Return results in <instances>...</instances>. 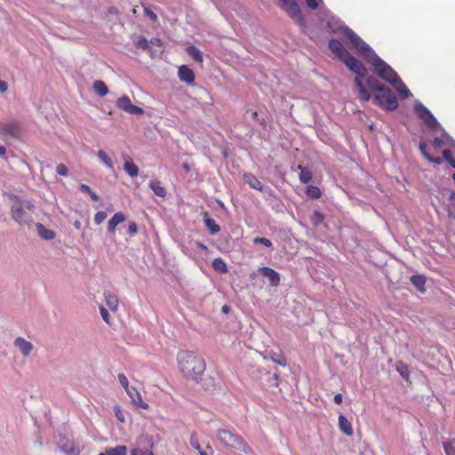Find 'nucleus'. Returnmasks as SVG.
<instances>
[{
	"mask_svg": "<svg viewBox=\"0 0 455 455\" xmlns=\"http://www.w3.org/2000/svg\"><path fill=\"white\" fill-rule=\"evenodd\" d=\"M432 145H433L435 148H439L443 147V146H444V140H443V137H442V136H441V138L435 137V138L433 140Z\"/></svg>",
	"mask_w": 455,
	"mask_h": 455,
	"instance_id": "56",
	"label": "nucleus"
},
{
	"mask_svg": "<svg viewBox=\"0 0 455 455\" xmlns=\"http://www.w3.org/2000/svg\"><path fill=\"white\" fill-rule=\"evenodd\" d=\"M333 13L324 5L319 6L318 16L322 22H325Z\"/></svg>",
	"mask_w": 455,
	"mask_h": 455,
	"instance_id": "39",
	"label": "nucleus"
},
{
	"mask_svg": "<svg viewBox=\"0 0 455 455\" xmlns=\"http://www.w3.org/2000/svg\"><path fill=\"white\" fill-rule=\"evenodd\" d=\"M327 28L334 34L342 33L359 52L365 43L355 31L346 26L336 15L332 14L326 21Z\"/></svg>",
	"mask_w": 455,
	"mask_h": 455,
	"instance_id": "5",
	"label": "nucleus"
},
{
	"mask_svg": "<svg viewBox=\"0 0 455 455\" xmlns=\"http://www.w3.org/2000/svg\"><path fill=\"white\" fill-rule=\"evenodd\" d=\"M251 118L254 119L255 121L259 122V124L263 127V128H266V125H267V122H266V119L263 118V117H259V114L257 111H253L251 113Z\"/></svg>",
	"mask_w": 455,
	"mask_h": 455,
	"instance_id": "53",
	"label": "nucleus"
},
{
	"mask_svg": "<svg viewBox=\"0 0 455 455\" xmlns=\"http://www.w3.org/2000/svg\"><path fill=\"white\" fill-rule=\"evenodd\" d=\"M281 4H280V7L282 9H284L288 4H291V2H292L293 0H278Z\"/></svg>",
	"mask_w": 455,
	"mask_h": 455,
	"instance_id": "63",
	"label": "nucleus"
},
{
	"mask_svg": "<svg viewBox=\"0 0 455 455\" xmlns=\"http://www.w3.org/2000/svg\"><path fill=\"white\" fill-rule=\"evenodd\" d=\"M390 84L394 86L395 91L400 94V96L403 99H407L410 96H411L410 90L407 88V86L400 77L394 82L390 81Z\"/></svg>",
	"mask_w": 455,
	"mask_h": 455,
	"instance_id": "20",
	"label": "nucleus"
},
{
	"mask_svg": "<svg viewBox=\"0 0 455 455\" xmlns=\"http://www.w3.org/2000/svg\"><path fill=\"white\" fill-rule=\"evenodd\" d=\"M325 219L324 214L320 210H315L310 216V222L314 227H319Z\"/></svg>",
	"mask_w": 455,
	"mask_h": 455,
	"instance_id": "33",
	"label": "nucleus"
},
{
	"mask_svg": "<svg viewBox=\"0 0 455 455\" xmlns=\"http://www.w3.org/2000/svg\"><path fill=\"white\" fill-rule=\"evenodd\" d=\"M339 427L340 431L346 435L350 436L353 435V427L350 422L347 420V417L343 414L339 416Z\"/></svg>",
	"mask_w": 455,
	"mask_h": 455,
	"instance_id": "25",
	"label": "nucleus"
},
{
	"mask_svg": "<svg viewBox=\"0 0 455 455\" xmlns=\"http://www.w3.org/2000/svg\"><path fill=\"white\" fill-rule=\"evenodd\" d=\"M178 76L180 81L191 84L195 81L194 71L186 65H182L179 68Z\"/></svg>",
	"mask_w": 455,
	"mask_h": 455,
	"instance_id": "18",
	"label": "nucleus"
},
{
	"mask_svg": "<svg viewBox=\"0 0 455 455\" xmlns=\"http://www.w3.org/2000/svg\"><path fill=\"white\" fill-rule=\"evenodd\" d=\"M58 447L65 455H79L80 449L75 442L64 435H59Z\"/></svg>",
	"mask_w": 455,
	"mask_h": 455,
	"instance_id": "11",
	"label": "nucleus"
},
{
	"mask_svg": "<svg viewBox=\"0 0 455 455\" xmlns=\"http://www.w3.org/2000/svg\"><path fill=\"white\" fill-rule=\"evenodd\" d=\"M395 369L403 379H405V380L409 379V377H410L409 367L405 363H403L402 361L397 362Z\"/></svg>",
	"mask_w": 455,
	"mask_h": 455,
	"instance_id": "34",
	"label": "nucleus"
},
{
	"mask_svg": "<svg viewBox=\"0 0 455 455\" xmlns=\"http://www.w3.org/2000/svg\"><path fill=\"white\" fill-rule=\"evenodd\" d=\"M14 346L20 349L23 356H28L34 348L33 344L22 337L15 339Z\"/></svg>",
	"mask_w": 455,
	"mask_h": 455,
	"instance_id": "17",
	"label": "nucleus"
},
{
	"mask_svg": "<svg viewBox=\"0 0 455 455\" xmlns=\"http://www.w3.org/2000/svg\"><path fill=\"white\" fill-rule=\"evenodd\" d=\"M343 396L341 394L338 393L334 395L333 401L336 404H340L342 403Z\"/></svg>",
	"mask_w": 455,
	"mask_h": 455,
	"instance_id": "60",
	"label": "nucleus"
},
{
	"mask_svg": "<svg viewBox=\"0 0 455 455\" xmlns=\"http://www.w3.org/2000/svg\"><path fill=\"white\" fill-rule=\"evenodd\" d=\"M8 89L7 83L0 79V92H5Z\"/></svg>",
	"mask_w": 455,
	"mask_h": 455,
	"instance_id": "61",
	"label": "nucleus"
},
{
	"mask_svg": "<svg viewBox=\"0 0 455 455\" xmlns=\"http://www.w3.org/2000/svg\"><path fill=\"white\" fill-rule=\"evenodd\" d=\"M443 450L447 455H455V443H452V442L443 443Z\"/></svg>",
	"mask_w": 455,
	"mask_h": 455,
	"instance_id": "45",
	"label": "nucleus"
},
{
	"mask_svg": "<svg viewBox=\"0 0 455 455\" xmlns=\"http://www.w3.org/2000/svg\"><path fill=\"white\" fill-rule=\"evenodd\" d=\"M375 103L387 111H395L399 103L392 90L385 86L380 92L374 94Z\"/></svg>",
	"mask_w": 455,
	"mask_h": 455,
	"instance_id": "7",
	"label": "nucleus"
},
{
	"mask_svg": "<svg viewBox=\"0 0 455 455\" xmlns=\"http://www.w3.org/2000/svg\"><path fill=\"white\" fill-rule=\"evenodd\" d=\"M116 107L131 115L140 116L144 113L143 108L133 105L127 95H123L117 99Z\"/></svg>",
	"mask_w": 455,
	"mask_h": 455,
	"instance_id": "12",
	"label": "nucleus"
},
{
	"mask_svg": "<svg viewBox=\"0 0 455 455\" xmlns=\"http://www.w3.org/2000/svg\"><path fill=\"white\" fill-rule=\"evenodd\" d=\"M124 170L125 171V172L132 178L138 176L139 168L133 163L132 159L129 156H124Z\"/></svg>",
	"mask_w": 455,
	"mask_h": 455,
	"instance_id": "21",
	"label": "nucleus"
},
{
	"mask_svg": "<svg viewBox=\"0 0 455 455\" xmlns=\"http://www.w3.org/2000/svg\"><path fill=\"white\" fill-rule=\"evenodd\" d=\"M107 218V212L100 211L94 215V222L96 225L101 224Z\"/></svg>",
	"mask_w": 455,
	"mask_h": 455,
	"instance_id": "47",
	"label": "nucleus"
},
{
	"mask_svg": "<svg viewBox=\"0 0 455 455\" xmlns=\"http://www.w3.org/2000/svg\"><path fill=\"white\" fill-rule=\"evenodd\" d=\"M186 52L196 62L202 63L204 61L203 52L195 45L188 46L186 49Z\"/></svg>",
	"mask_w": 455,
	"mask_h": 455,
	"instance_id": "29",
	"label": "nucleus"
},
{
	"mask_svg": "<svg viewBox=\"0 0 455 455\" xmlns=\"http://www.w3.org/2000/svg\"><path fill=\"white\" fill-rule=\"evenodd\" d=\"M20 205L25 209L26 211L34 212L36 206L34 203L30 200H24L20 197Z\"/></svg>",
	"mask_w": 455,
	"mask_h": 455,
	"instance_id": "44",
	"label": "nucleus"
},
{
	"mask_svg": "<svg viewBox=\"0 0 455 455\" xmlns=\"http://www.w3.org/2000/svg\"><path fill=\"white\" fill-rule=\"evenodd\" d=\"M363 78H366V84L369 86L370 90L373 92L374 93H377L380 92L385 85L380 84L374 76H364Z\"/></svg>",
	"mask_w": 455,
	"mask_h": 455,
	"instance_id": "27",
	"label": "nucleus"
},
{
	"mask_svg": "<svg viewBox=\"0 0 455 455\" xmlns=\"http://www.w3.org/2000/svg\"><path fill=\"white\" fill-rule=\"evenodd\" d=\"M328 47L334 56L344 63L351 72L362 77L366 76L368 73L366 67L362 61L354 57L339 40L336 38L330 39Z\"/></svg>",
	"mask_w": 455,
	"mask_h": 455,
	"instance_id": "2",
	"label": "nucleus"
},
{
	"mask_svg": "<svg viewBox=\"0 0 455 455\" xmlns=\"http://www.w3.org/2000/svg\"><path fill=\"white\" fill-rule=\"evenodd\" d=\"M306 4L312 10H316L320 6L317 0H306Z\"/></svg>",
	"mask_w": 455,
	"mask_h": 455,
	"instance_id": "57",
	"label": "nucleus"
},
{
	"mask_svg": "<svg viewBox=\"0 0 455 455\" xmlns=\"http://www.w3.org/2000/svg\"><path fill=\"white\" fill-rule=\"evenodd\" d=\"M443 157L445 161H447L448 163L453 158L452 157V154H451V151L449 150V149H444L443 151Z\"/></svg>",
	"mask_w": 455,
	"mask_h": 455,
	"instance_id": "58",
	"label": "nucleus"
},
{
	"mask_svg": "<svg viewBox=\"0 0 455 455\" xmlns=\"http://www.w3.org/2000/svg\"><path fill=\"white\" fill-rule=\"evenodd\" d=\"M410 282L419 293L423 294L427 291V277L424 275H413L410 277Z\"/></svg>",
	"mask_w": 455,
	"mask_h": 455,
	"instance_id": "19",
	"label": "nucleus"
},
{
	"mask_svg": "<svg viewBox=\"0 0 455 455\" xmlns=\"http://www.w3.org/2000/svg\"><path fill=\"white\" fill-rule=\"evenodd\" d=\"M361 77L362 76H359L356 75V76L355 78V84L360 93V100L362 101L367 102L371 100V93L367 91V89L363 85Z\"/></svg>",
	"mask_w": 455,
	"mask_h": 455,
	"instance_id": "22",
	"label": "nucleus"
},
{
	"mask_svg": "<svg viewBox=\"0 0 455 455\" xmlns=\"http://www.w3.org/2000/svg\"><path fill=\"white\" fill-rule=\"evenodd\" d=\"M427 161L430 163H433V164H441L443 163V159L441 157H436V156H430L428 157Z\"/></svg>",
	"mask_w": 455,
	"mask_h": 455,
	"instance_id": "59",
	"label": "nucleus"
},
{
	"mask_svg": "<svg viewBox=\"0 0 455 455\" xmlns=\"http://www.w3.org/2000/svg\"><path fill=\"white\" fill-rule=\"evenodd\" d=\"M56 172L60 176H68V169L64 164H58Z\"/></svg>",
	"mask_w": 455,
	"mask_h": 455,
	"instance_id": "52",
	"label": "nucleus"
},
{
	"mask_svg": "<svg viewBox=\"0 0 455 455\" xmlns=\"http://www.w3.org/2000/svg\"><path fill=\"white\" fill-rule=\"evenodd\" d=\"M289 16L301 28H307V21L304 15L301 12L299 4L293 0L283 9Z\"/></svg>",
	"mask_w": 455,
	"mask_h": 455,
	"instance_id": "10",
	"label": "nucleus"
},
{
	"mask_svg": "<svg viewBox=\"0 0 455 455\" xmlns=\"http://www.w3.org/2000/svg\"><path fill=\"white\" fill-rule=\"evenodd\" d=\"M189 443H190L191 447L194 448L196 451H200V449H202L201 445H200V443H199V438H198V435H197L196 432L193 431L190 434Z\"/></svg>",
	"mask_w": 455,
	"mask_h": 455,
	"instance_id": "42",
	"label": "nucleus"
},
{
	"mask_svg": "<svg viewBox=\"0 0 455 455\" xmlns=\"http://www.w3.org/2000/svg\"><path fill=\"white\" fill-rule=\"evenodd\" d=\"M104 298H105L106 304L112 311L117 310L119 301H118V298L116 294L112 293L109 291H105Z\"/></svg>",
	"mask_w": 455,
	"mask_h": 455,
	"instance_id": "24",
	"label": "nucleus"
},
{
	"mask_svg": "<svg viewBox=\"0 0 455 455\" xmlns=\"http://www.w3.org/2000/svg\"><path fill=\"white\" fill-rule=\"evenodd\" d=\"M212 268L221 274L228 272V266L221 258H216L212 262Z\"/></svg>",
	"mask_w": 455,
	"mask_h": 455,
	"instance_id": "32",
	"label": "nucleus"
},
{
	"mask_svg": "<svg viewBox=\"0 0 455 455\" xmlns=\"http://www.w3.org/2000/svg\"><path fill=\"white\" fill-rule=\"evenodd\" d=\"M217 437L225 446L247 453L250 446L245 440L238 434L229 430L220 428L217 431Z\"/></svg>",
	"mask_w": 455,
	"mask_h": 455,
	"instance_id": "6",
	"label": "nucleus"
},
{
	"mask_svg": "<svg viewBox=\"0 0 455 455\" xmlns=\"http://www.w3.org/2000/svg\"><path fill=\"white\" fill-rule=\"evenodd\" d=\"M427 146L426 142H424V141L419 142V151H420L421 155L424 156V158L428 160V157L430 156V155L427 153Z\"/></svg>",
	"mask_w": 455,
	"mask_h": 455,
	"instance_id": "55",
	"label": "nucleus"
},
{
	"mask_svg": "<svg viewBox=\"0 0 455 455\" xmlns=\"http://www.w3.org/2000/svg\"><path fill=\"white\" fill-rule=\"evenodd\" d=\"M134 44L142 50H148L149 48V44L148 39L144 36H138L133 40Z\"/></svg>",
	"mask_w": 455,
	"mask_h": 455,
	"instance_id": "40",
	"label": "nucleus"
},
{
	"mask_svg": "<svg viewBox=\"0 0 455 455\" xmlns=\"http://www.w3.org/2000/svg\"><path fill=\"white\" fill-rule=\"evenodd\" d=\"M125 391L136 406L145 410L148 409L149 405L142 400L140 394L135 387H129Z\"/></svg>",
	"mask_w": 455,
	"mask_h": 455,
	"instance_id": "16",
	"label": "nucleus"
},
{
	"mask_svg": "<svg viewBox=\"0 0 455 455\" xmlns=\"http://www.w3.org/2000/svg\"><path fill=\"white\" fill-rule=\"evenodd\" d=\"M243 181L249 185L251 188L263 192L268 196H273L274 191L270 188H266L262 185L259 180L252 173L245 172L243 175Z\"/></svg>",
	"mask_w": 455,
	"mask_h": 455,
	"instance_id": "13",
	"label": "nucleus"
},
{
	"mask_svg": "<svg viewBox=\"0 0 455 455\" xmlns=\"http://www.w3.org/2000/svg\"><path fill=\"white\" fill-rule=\"evenodd\" d=\"M230 310H231V307L228 305H224L221 307V312L224 313V314L229 313Z\"/></svg>",
	"mask_w": 455,
	"mask_h": 455,
	"instance_id": "64",
	"label": "nucleus"
},
{
	"mask_svg": "<svg viewBox=\"0 0 455 455\" xmlns=\"http://www.w3.org/2000/svg\"><path fill=\"white\" fill-rule=\"evenodd\" d=\"M196 245L197 248H199L202 251H208V247L204 243L200 242V241H196Z\"/></svg>",
	"mask_w": 455,
	"mask_h": 455,
	"instance_id": "62",
	"label": "nucleus"
},
{
	"mask_svg": "<svg viewBox=\"0 0 455 455\" xmlns=\"http://www.w3.org/2000/svg\"><path fill=\"white\" fill-rule=\"evenodd\" d=\"M12 204L10 208L12 219L20 225H28L33 221L32 215L20 205V196L11 195Z\"/></svg>",
	"mask_w": 455,
	"mask_h": 455,
	"instance_id": "8",
	"label": "nucleus"
},
{
	"mask_svg": "<svg viewBox=\"0 0 455 455\" xmlns=\"http://www.w3.org/2000/svg\"><path fill=\"white\" fill-rule=\"evenodd\" d=\"M414 112L417 116L432 131L439 132L443 140H444V146L455 148V140L446 132L444 128L438 122L436 117L432 112L423 105L419 100L414 102Z\"/></svg>",
	"mask_w": 455,
	"mask_h": 455,
	"instance_id": "4",
	"label": "nucleus"
},
{
	"mask_svg": "<svg viewBox=\"0 0 455 455\" xmlns=\"http://www.w3.org/2000/svg\"><path fill=\"white\" fill-rule=\"evenodd\" d=\"M298 168L299 170V181L303 184L309 183L312 180L311 171L307 167H304L301 165H299Z\"/></svg>",
	"mask_w": 455,
	"mask_h": 455,
	"instance_id": "31",
	"label": "nucleus"
},
{
	"mask_svg": "<svg viewBox=\"0 0 455 455\" xmlns=\"http://www.w3.org/2000/svg\"><path fill=\"white\" fill-rule=\"evenodd\" d=\"M126 220V216L122 212H116L108 222V233L114 235L116 228L119 224L123 223Z\"/></svg>",
	"mask_w": 455,
	"mask_h": 455,
	"instance_id": "15",
	"label": "nucleus"
},
{
	"mask_svg": "<svg viewBox=\"0 0 455 455\" xmlns=\"http://www.w3.org/2000/svg\"><path fill=\"white\" fill-rule=\"evenodd\" d=\"M92 88L100 97H104L108 93V88L107 84L101 80L94 81Z\"/></svg>",
	"mask_w": 455,
	"mask_h": 455,
	"instance_id": "30",
	"label": "nucleus"
},
{
	"mask_svg": "<svg viewBox=\"0 0 455 455\" xmlns=\"http://www.w3.org/2000/svg\"><path fill=\"white\" fill-rule=\"evenodd\" d=\"M143 8H144L145 16L149 18L150 20H152V21L157 20V15L150 9L149 6L143 4Z\"/></svg>",
	"mask_w": 455,
	"mask_h": 455,
	"instance_id": "46",
	"label": "nucleus"
},
{
	"mask_svg": "<svg viewBox=\"0 0 455 455\" xmlns=\"http://www.w3.org/2000/svg\"><path fill=\"white\" fill-rule=\"evenodd\" d=\"M149 188L153 190L154 194L159 197L166 196V189L162 186L161 182L157 180H150L148 183Z\"/></svg>",
	"mask_w": 455,
	"mask_h": 455,
	"instance_id": "28",
	"label": "nucleus"
},
{
	"mask_svg": "<svg viewBox=\"0 0 455 455\" xmlns=\"http://www.w3.org/2000/svg\"><path fill=\"white\" fill-rule=\"evenodd\" d=\"M100 315H101L102 319L104 320V322L107 323H110V315H109L108 309H106L103 306H100Z\"/></svg>",
	"mask_w": 455,
	"mask_h": 455,
	"instance_id": "50",
	"label": "nucleus"
},
{
	"mask_svg": "<svg viewBox=\"0 0 455 455\" xmlns=\"http://www.w3.org/2000/svg\"><path fill=\"white\" fill-rule=\"evenodd\" d=\"M270 359L276 364L285 367L287 365V360L283 355L271 351L269 353Z\"/></svg>",
	"mask_w": 455,
	"mask_h": 455,
	"instance_id": "35",
	"label": "nucleus"
},
{
	"mask_svg": "<svg viewBox=\"0 0 455 455\" xmlns=\"http://www.w3.org/2000/svg\"><path fill=\"white\" fill-rule=\"evenodd\" d=\"M117 378L120 385L126 390L130 387L129 380L126 376L124 373H119Z\"/></svg>",
	"mask_w": 455,
	"mask_h": 455,
	"instance_id": "49",
	"label": "nucleus"
},
{
	"mask_svg": "<svg viewBox=\"0 0 455 455\" xmlns=\"http://www.w3.org/2000/svg\"><path fill=\"white\" fill-rule=\"evenodd\" d=\"M306 195L310 199H318L322 196V192L318 187L307 186L306 189Z\"/></svg>",
	"mask_w": 455,
	"mask_h": 455,
	"instance_id": "36",
	"label": "nucleus"
},
{
	"mask_svg": "<svg viewBox=\"0 0 455 455\" xmlns=\"http://www.w3.org/2000/svg\"><path fill=\"white\" fill-rule=\"evenodd\" d=\"M106 450L108 455H127V447L125 445H116Z\"/></svg>",
	"mask_w": 455,
	"mask_h": 455,
	"instance_id": "38",
	"label": "nucleus"
},
{
	"mask_svg": "<svg viewBox=\"0 0 455 455\" xmlns=\"http://www.w3.org/2000/svg\"><path fill=\"white\" fill-rule=\"evenodd\" d=\"M114 411H115V415H116V419L120 422H124L125 421L124 414V412L122 411V410H121V408L119 406H115L114 407Z\"/></svg>",
	"mask_w": 455,
	"mask_h": 455,
	"instance_id": "54",
	"label": "nucleus"
},
{
	"mask_svg": "<svg viewBox=\"0 0 455 455\" xmlns=\"http://www.w3.org/2000/svg\"><path fill=\"white\" fill-rule=\"evenodd\" d=\"M204 223L211 235H216L220 231V225H218L216 221L207 214H204Z\"/></svg>",
	"mask_w": 455,
	"mask_h": 455,
	"instance_id": "26",
	"label": "nucleus"
},
{
	"mask_svg": "<svg viewBox=\"0 0 455 455\" xmlns=\"http://www.w3.org/2000/svg\"><path fill=\"white\" fill-rule=\"evenodd\" d=\"M36 227L39 236L44 240H52L56 236V233L53 230L46 228L42 223H36Z\"/></svg>",
	"mask_w": 455,
	"mask_h": 455,
	"instance_id": "23",
	"label": "nucleus"
},
{
	"mask_svg": "<svg viewBox=\"0 0 455 455\" xmlns=\"http://www.w3.org/2000/svg\"><path fill=\"white\" fill-rule=\"evenodd\" d=\"M131 455H154L152 451L148 449L135 448L131 451Z\"/></svg>",
	"mask_w": 455,
	"mask_h": 455,
	"instance_id": "48",
	"label": "nucleus"
},
{
	"mask_svg": "<svg viewBox=\"0 0 455 455\" xmlns=\"http://www.w3.org/2000/svg\"><path fill=\"white\" fill-rule=\"evenodd\" d=\"M259 273L268 279L269 284L273 287H276L280 283V275L275 269L269 267H262L259 268Z\"/></svg>",
	"mask_w": 455,
	"mask_h": 455,
	"instance_id": "14",
	"label": "nucleus"
},
{
	"mask_svg": "<svg viewBox=\"0 0 455 455\" xmlns=\"http://www.w3.org/2000/svg\"><path fill=\"white\" fill-rule=\"evenodd\" d=\"M98 156L108 168L113 169V163L105 151L99 150Z\"/></svg>",
	"mask_w": 455,
	"mask_h": 455,
	"instance_id": "41",
	"label": "nucleus"
},
{
	"mask_svg": "<svg viewBox=\"0 0 455 455\" xmlns=\"http://www.w3.org/2000/svg\"><path fill=\"white\" fill-rule=\"evenodd\" d=\"M79 190L83 193L88 194L94 202H98L100 199V196L86 184H81L79 186Z\"/></svg>",
	"mask_w": 455,
	"mask_h": 455,
	"instance_id": "37",
	"label": "nucleus"
},
{
	"mask_svg": "<svg viewBox=\"0 0 455 455\" xmlns=\"http://www.w3.org/2000/svg\"><path fill=\"white\" fill-rule=\"evenodd\" d=\"M358 52L373 66L374 72L383 80L390 84V81L394 82L399 78L392 67L384 61L368 44L363 45Z\"/></svg>",
	"mask_w": 455,
	"mask_h": 455,
	"instance_id": "3",
	"label": "nucleus"
},
{
	"mask_svg": "<svg viewBox=\"0 0 455 455\" xmlns=\"http://www.w3.org/2000/svg\"><path fill=\"white\" fill-rule=\"evenodd\" d=\"M253 243L254 244H262L267 248L273 247L272 242L266 237H255V238H253Z\"/></svg>",
	"mask_w": 455,
	"mask_h": 455,
	"instance_id": "43",
	"label": "nucleus"
},
{
	"mask_svg": "<svg viewBox=\"0 0 455 455\" xmlns=\"http://www.w3.org/2000/svg\"><path fill=\"white\" fill-rule=\"evenodd\" d=\"M22 124L20 121L0 122V136L4 139H18L22 133Z\"/></svg>",
	"mask_w": 455,
	"mask_h": 455,
	"instance_id": "9",
	"label": "nucleus"
},
{
	"mask_svg": "<svg viewBox=\"0 0 455 455\" xmlns=\"http://www.w3.org/2000/svg\"><path fill=\"white\" fill-rule=\"evenodd\" d=\"M177 360L180 371L187 379L198 381L204 374L206 363L204 358L188 350L178 353Z\"/></svg>",
	"mask_w": 455,
	"mask_h": 455,
	"instance_id": "1",
	"label": "nucleus"
},
{
	"mask_svg": "<svg viewBox=\"0 0 455 455\" xmlns=\"http://www.w3.org/2000/svg\"><path fill=\"white\" fill-rule=\"evenodd\" d=\"M128 233L130 235L133 236L138 233V225L135 221H130L128 224Z\"/></svg>",
	"mask_w": 455,
	"mask_h": 455,
	"instance_id": "51",
	"label": "nucleus"
}]
</instances>
